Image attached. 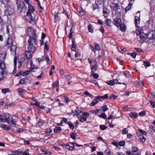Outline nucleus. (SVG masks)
<instances>
[{"mask_svg":"<svg viewBox=\"0 0 155 155\" xmlns=\"http://www.w3.org/2000/svg\"><path fill=\"white\" fill-rule=\"evenodd\" d=\"M14 9L8 5L5 6L4 8V12L5 14L7 16H10L12 14L13 12Z\"/></svg>","mask_w":155,"mask_h":155,"instance_id":"nucleus-1","label":"nucleus"},{"mask_svg":"<svg viewBox=\"0 0 155 155\" xmlns=\"http://www.w3.org/2000/svg\"><path fill=\"white\" fill-rule=\"evenodd\" d=\"M31 14L27 13V15L24 17V20L28 22H34L35 19L33 18L31 15Z\"/></svg>","mask_w":155,"mask_h":155,"instance_id":"nucleus-2","label":"nucleus"},{"mask_svg":"<svg viewBox=\"0 0 155 155\" xmlns=\"http://www.w3.org/2000/svg\"><path fill=\"white\" fill-rule=\"evenodd\" d=\"M13 41L11 38H8L5 46L7 48H8L14 45L13 44Z\"/></svg>","mask_w":155,"mask_h":155,"instance_id":"nucleus-3","label":"nucleus"},{"mask_svg":"<svg viewBox=\"0 0 155 155\" xmlns=\"http://www.w3.org/2000/svg\"><path fill=\"white\" fill-rule=\"evenodd\" d=\"M27 34L29 37H36L35 31L31 28H29L27 29Z\"/></svg>","mask_w":155,"mask_h":155,"instance_id":"nucleus-4","label":"nucleus"},{"mask_svg":"<svg viewBox=\"0 0 155 155\" xmlns=\"http://www.w3.org/2000/svg\"><path fill=\"white\" fill-rule=\"evenodd\" d=\"M103 16L105 18H107L110 12V10L106 7L103 5Z\"/></svg>","mask_w":155,"mask_h":155,"instance_id":"nucleus-5","label":"nucleus"},{"mask_svg":"<svg viewBox=\"0 0 155 155\" xmlns=\"http://www.w3.org/2000/svg\"><path fill=\"white\" fill-rule=\"evenodd\" d=\"M8 48H9L10 50V54L14 56L16 55V50L17 48L16 46L15 45H14Z\"/></svg>","mask_w":155,"mask_h":155,"instance_id":"nucleus-6","label":"nucleus"},{"mask_svg":"<svg viewBox=\"0 0 155 155\" xmlns=\"http://www.w3.org/2000/svg\"><path fill=\"white\" fill-rule=\"evenodd\" d=\"M120 6L119 5V4L118 3H113L112 5L110 6L111 9L115 12H117L118 10L120 9ZM115 13H116V12Z\"/></svg>","mask_w":155,"mask_h":155,"instance_id":"nucleus-7","label":"nucleus"},{"mask_svg":"<svg viewBox=\"0 0 155 155\" xmlns=\"http://www.w3.org/2000/svg\"><path fill=\"white\" fill-rule=\"evenodd\" d=\"M37 39V37H29L28 42L29 44L35 45L36 43Z\"/></svg>","mask_w":155,"mask_h":155,"instance_id":"nucleus-8","label":"nucleus"},{"mask_svg":"<svg viewBox=\"0 0 155 155\" xmlns=\"http://www.w3.org/2000/svg\"><path fill=\"white\" fill-rule=\"evenodd\" d=\"M147 38L152 40L155 38V31H151L147 34Z\"/></svg>","mask_w":155,"mask_h":155,"instance_id":"nucleus-9","label":"nucleus"},{"mask_svg":"<svg viewBox=\"0 0 155 155\" xmlns=\"http://www.w3.org/2000/svg\"><path fill=\"white\" fill-rule=\"evenodd\" d=\"M106 83L109 85L113 86L115 84H122L121 83L118 82L117 79H114V80H110L107 81Z\"/></svg>","mask_w":155,"mask_h":155,"instance_id":"nucleus-10","label":"nucleus"},{"mask_svg":"<svg viewBox=\"0 0 155 155\" xmlns=\"http://www.w3.org/2000/svg\"><path fill=\"white\" fill-rule=\"evenodd\" d=\"M17 122V120L16 119H13L12 117L7 122V123L8 124L11 126L14 127L16 125V123Z\"/></svg>","mask_w":155,"mask_h":155,"instance_id":"nucleus-11","label":"nucleus"},{"mask_svg":"<svg viewBox=\"0 0 155 155\" xmlns=\"http://www.w3.org/2000/svg\"><path fill=\"white\" fill-rule=\"evenodd\" d=\"M139 36L140 38V42L142 43L146 40V38H147V34L142 33Z\"/></svg>","mask_w":155,"mask_h":155,"instance_id":"nucleus-12","label":"nucleus"},{"mask_svg":"<svg viewBox=\"0 0 155 155\" xmlns=\"http://www.w3.org/2000/svg\"><path fill=\"white\" fill-rule=\"evenodd\" d=\"M114 24L116 26H119L121 24V20L120 18H116L114 19Z\"/></svg>","mask_w":155,"mask_h":155,"instance_id":"nucleus-13","label":"nucleus"},{"mask_svg":"<svg viewBox=\"0 0 155 155\" xmlns=\"http://www.w3.org/2000/svg\"><path fill=\"white\" fill-rule=\"evenodd\" d=\"M31 67L30 68V72H35L38 71V68L35 67L33 64V62L31 61L30 63Z\"/></svg>","mask_w":155,"mask_h":155,"instance_id":"nucleus-14","label":"nucleus"},{"mask_svg":"<svg viewBox=\"0 0 155 155\" xmlns=\"http://www.w3.org/2000/svg\"><path fill=\"white\" fill-rule=\"evenodd\" d=\"M28 6V10L27 13L32 14L35 11V8L31 4H29Z\"/></svg>","mask_w":155,"mask_h":155,"instance_id":"nucleus-15","label":"nucleus"},{"mask_svg":"<svg viewBox=\"0 0 155 155\" xmlns=\"http://www.w3.org/2000/svg\"><path fill=\"white\" fill-rule=\"evenodd\" d=\"M70 144L72 145V146H71V145L65 144H63L62 145V146L63 147H65V148L70 150H73L74 148V145H73V143H70Z\"/></svg>","mask_w":155,"mask_h":155,"instance_id":"nucleus-16","label":"nucleus"},{"mask_svg":"<svg viewBox=\"0 0 155 155\" xmlns=\"http://www.w3.org/2000/svg\"><path fill=\"white\" fill-rule=\"evenodd\" d=\"M93 64H94L91 65V69L92 73H94L95 71L97 70V66L96 65V61H93Z\"/></svg>","mask_w":155,"mask_h":155,"instance_id":"nucleus-17","label":"nucleus"},{"mask_svg":"<svg viewBox=\"0 0 155 155\" xmlns=\"http://www.w3.org/2000/svg\"><path fill=\"white\" fill-rule=\"evenodd\" d=\"M29 45L28 46V50L30 52H33L35 50V47L34 45V44H29Z\"/></svg>","mask_w":155,"mask_h":155,"instance_id":"nucleus-18","label":"nucleus"},{"mask_svg":"<svg viewBox=\"0 0 155 155\" xmlns=\"http://www.w3.org/2000/svg\"><path fill=\"white\" fill-rule=\"evenodd\" d=\"M137 135L138 138L141 142L144 143L145 141L146 138L143 135L138 133L137 134Z\"/></svg>","mask_w":155,"mask_h":155,"instance_id":"nucleus-19","label":"nucleus"},{"mask_svg":"<svg viewBox=\"0 0 155 155\" xmlns=\"http://www.w3.org/2000/svg\"><path fill=\"white\" fill-rule=\"evenodd\" d=\"M46 35L43 32L42 33L41 40L40 41L41 42V45H44V42L43 41V39L46 37Z\"/></svg>","mask_w":155,"mask_h":155,"instance_id":"nucleus-20","label":"nucleus"},{"mask_svg":"<svg viewBox=\"0 0 155 155\" xmlns=\"http://www.w3.org/2000/svg\"><path fill=\"white\" fill-rule=\"evenodd\" d=\"M108 96L107 94H106L104 96H97L96 97V99H98L101 101V99H105L106 98H107Z\"/></svg>","mask_w":155,"mask_h":155,"instance_id":"nucleus-21","label":"nucleus"},{"mask_svg":"<svg viewBox=\"0 0 155 155\" xmlns=\"http://www.w3.org/2000/svg\"><path fill=\"white\" fill-rule=\"evenodd\" d=\"M6 53L5 52H3L2 53L0 56V60L2 61H4L6 56Z\"/></svg>","mask_w":155,"mask_h":155,"instance_id":"nucleus-22","label":"nucleus"},{"mask_svg":"<svg viewBox=\"0 0 155 155\" xmlns=\"http://www.w3.org/2000/svg\"><path fill=\"white\" fill-rule=\"evenodd\" d=\"M45 124V123L44 120H39V127H40L41 128L44 129L46 128Z\"/></svg>","mask_w":155,"mask_h":155,"instance_id":"nucleus-23","label":"nucleus"},{"mask_svg":"<svg viewBox=\"0 0 155 155\" xmlns=\"http://www.w3.org/2000/svg\"><path fill=\"white\" fill-rule=\"evenodd\" d=\"M140 14H139V17H138V16H136L135 17V19L134 20V22L135 24V25L136 27H138L137 24H139V22H140Z\"/></svg>","mask_w":155,"mask_h":155,"instance_id":"nucleus-24","label":"nucleus"},{"mask_svg":"<svg viewBox=\"0 0 155 155\" xmlns=\"http://www.w3.org/2000/svg\"><path fill=\"white\" fill-rule=\"evenodd\" d=\"M32 52L28 51H25V54L26 57L28 59H30L32 57L31 53Z\"/></svg>","mask_w":155,"mask_h":155,"instance_id":"nucleus-25","label":"nucleus"},{"mask_svg":"<svg viewBox=\"0 0 155 155\" xmlns=\"http://www.w3.org/2000/svg\"><path fill=\"white\" fill-rule=\"evenodd\" d=\"M5 118V114L4 115H0V121L3 122L5 123L6 122Z\"/></svg>","mask_w":155,"mask_h":155,"instance_id":"nucleus-26","label":"nucleus"},{"mask_svg":"<svg viewBox=\"0 0 155 155\" xmlns=\"http://www.w3.org/2000/svg\"><path fill=\"white\" fill-rule=\"evenodd\" d=\"M120 30L122 32H124L126 28V25L124 24H121L120 25Z\"/></svg>","mask_w":155,"mask_h":155,"instance_id":"nucleus-27","label":"nucleus"},{"mask_svg":"<svg viewBox=\"0 0 155 155\" xmlns=\"http://www.w3.org/2000/svg\"><path fill=\"white\" fill-rule=\"evenodd\" d=\"M130 116L131 117H133L134 118H137L138 116V114L137 113L135 112H131L129 114Z\"/></svg>","mask_w":155,"mask_h":155,"instance_id":"nucleus-28","label":"nucleus"},{"mask_svg":"<svg viewBox=\"0 0 155 155\" xmlns=\"http://www.w3.org/2000/svg\"><path fill=\"white\" fill-rule=\"evenodd\" d=\"M136 34L138 35H140L141 34L144 33L143 30L142 28H140L137 30L136 32Z\"/></svg>","mask_w":155,"mask_h":155,"instance_id":"nucleus-29","label":"nucleus"},{"mask_svg":"<svg viewBox=\"0 0 155 155\" xmlns=\"http://www.w3.org/2000/svg\"><path fill=\"white\" fill-rule=\"evenodd\" d=\"M12 153L15 155H22L23 153L22 152L15 150L13 151L12 152Z\"/></svg>","mask_w":155,"mask_h":155,"instance_id":"nucleus-30","label":"nucleus"},{"mask_svg":"<svg viewBox=\"0 0 155 155\" xmlns=\"http://www.w3.org/2000/svg\"><path fill=\"white\" fill-rule=\"evenodd\" d=\"M105 23L109 27H111V25H110V24L111 23L112 21L111 20L109 19H107L105 20Z\"/></svg>","mask_w":155,"mask_h":155,"instance_id":"nucleus-31","label":"nucleus"},{"mask_svg":"<svg viewBox=\"0 0 155 155\" xmlns=\"http://www.w3.org/2000/svg\"><path fill=\"white\" fill-rule=\"evenodd\" d=\"M132 4L133 3L129 2L128 5L125 8V11L126 12L128 11L131 8Z\"/></svg>","mask_w":155,"mask_h":155,"instance_id":"nucleus-32","label":"nucleus"},{"mask_svg":"<svg viewBox=\"0 0 155 155\" xmlns=\"http://www.w3.org/2000/svg\"><path fill=\"white\" fill-rule=\"evenodd\" d=\"M72 47H71V49L73 51H75L76 50V45L74 43V41L73 40L72 41Z\"/></svg>","mask_w":155,"mask_h":155,"instance_id":"nucleus-33","label":"nucleus"},{"mask_svg":"<svg viewBox=\"0 0 155 155\" xmlns=\"http://www.w3.org/2000/svg\"><path fill=\"white\" fill-rule=\"evenodd\" d=\"M41 150L42 152V154H47L48 155H50L51 154V153L50 152L46 151L42 149H41Z\"/></svg>","mask_w":155,"mask_h":155,"instance_id":"nucleus-34","label":"nucleus"},{"mask_svg":"<svg viewBox=\"0 0 155 155\" xmlns=\"http://www.w3.org/2000/svg\"><path fill=\"white\" fill-rule=\"evenodd\" d=\"M12 117V116H11V115L10 114H9L8 113H6L5 120H6V122L7 121V122L8 121V120L10 119V118H11Z\"/></svg>","mask_w":155,"mask_h":155,"instance_id":"nucleus-35","label":"nucleus"},{"mask_svg":"<svg viewBox=\"0 0 155 155\" xmlns=\"http://www.w3.org/2000/svg\"><path fill=\"white\" fill-rule=\"evenodd\" d=\"M77 135V133L75 132L71 133L70 136L73 139H75Z\"/></svg>","mask_w":155,"mask_h":155,"instance_id":"nucleus-36","label":"nucleus"},{"mask_svg":"<svg viewBox=\"0 0 155 155\" xmlns=\"http://www.w3.org/2000/svg\"><path fill=\"white\" fill-rule=\"evenodd\" d=\"M61 130V127H56L54 129V132L55 133H57L60 132Z\"/></svg>","mask_w":155,"mask_h":155,"instance_id":"nucleus-37","label":"nucleus"},{"mask_svg":"<svg viewBox=\"0 0 155 155\" xmlns=\"http://www.w3.org/2000/svg\"><path fill=\"white\" fill-rule=\"evenodd\" d=\"M30 73V70H29L22 72L21 75L23 76H25L28 75Z\"/></svg>","mask_w":155,"mask_h":155,"instance_id":"nucleus-38","label":"nucleus"},{"mask_svg":"<svg viewBox=\"0 0 155 155\" xmlns=\"http://www.w3.org/2000/svg\"><path fill=\"white\" fill-rule=\"evenodd\" d=\"M59 85V82L57 81L55 82L52 83V86L53 87H58Z\"/></svg>","mask_w":155,"mask_h":155,"instance_id":"nucleus-39","label":"nucleus"},{"mask_svg":"<svg viewBox=\"0 0 155 155\" xmlns=\"http://www.w3.org/2000/svg\"><path fill=\"white\" fill-rule=\"evenodd\" d=\"M95 50L99 51L100 50V47L99 45L97 44L96 43H94Z\"/></svg>","mask_w":155,"mask_h":155,"instance_id":"nucleus-40","label":"nucleus"},{"mask_svg":"<svg viewBox=\"0 0 155 155\" xmlns=\"http://www.w3.org/2000/svg\"><path fill=\"white\" fill-rule=\"evenodd\" d=\"M5 68V64L1 62H0V70H4Z\"/></svg>","mask_w":155,"mask_h":155,"instance_id":"nucleus-41","label":"nucleus"},{"mask_svg":"<svg viewBox=\"0 0 155 155\" xmlns=\"http://www.w3.org/2000/svg\"><path fill=\"white\" fill-rule=\"evenodd\" d=\"M91 75L93 77L94 79H97L99 77V75L98 74L94 73H92Z\"/></svg>","mask_w":155,"mask_h":155,"instance_id":"nucleus-42","label":"nucleus"},{"mask_svg":"<svg viewBox=\"0 0 155 155\" xmlns=\"http://www.w3.org/2000/svg\"><path fill=\"white\" fill-rule=\"evenodd\" d=\"M2 127L5 130H9L11 128L9 126H6L5 124H2Z\"/></svg>","mask_w":155,"mask_h":155,"instance_id":"nucleus-43","label":"nucleus"},{"mask_svg":"<svg viewBox=\"0 0 155 155\" xmlns=\"http://www.w3.org/2000/svg\"><path fill=\"white\" fill-rule=\"evenodd\" d=\"M143 64L145 67H149L150 65V63L148 61H145L143 62Z\"/></svg>","mask_w":155,"mask_h":155,"instance_id":"nucleus-44","label":"nucleus"},{"mask_svg":"<svg viewBox=\"0 0 155 155\" xmlns=\"http://www.w3.org/2000/svg\"><path fill=\"white\" fill-rule=\"evenodd\" d=\"M10 91V90L9 88H4L2 89V92L4 94H6L7 92H9Z\"/></svg>","mask_w":155,"mask_h":155,"instance_id":"nucleus-45","label":"nucleus"},{"mask_svg":"<svg viewBox=\"0 0 155 155\" xmlns=\"http://www.w3.org/2000/svg\"><path fill=\"white\" fill-rule=\"evenodd\" d=\"M68 124L69 126V127L71 129H73L74 128V125L72 124L70 121H69L68 122Z\"/></svg>","mask_w":155,"mask_h":155,"instance_id":"nucleus-46","label":"nucleus"},{"mask_svg":"<svg viewBox=\"0 0 155 155\" xmlns=\"http://www.w3.org/2000/svg\"><path fill=\"white\" fill-rule=\"evenodd\" d=\"M42 60H44L45 59L47 62L49 61L50 59L49 58V57L48 56H46L45 54L44 56L42 57Z\"/></svg>","mask_w":155,"mask_h":155,"instance_id":"nucleus-47","label":"nucleus"},{"mask_svg":"<svg viewBox=\"0 0 155 155\" xmlns=\"http://www.w3.org/2000/svg\"><path fill=\"white\" fill-rule=\"evenodd\" d=\"M100 117H102L104 119H105L107 116L105 113H103L101 115H97Z\"/></svg>","mask_w":155,"mask_h":155,"instance_id":"nucleus-48","label":"nucleus"},{"mask_svg":"<svg viewBox=\"0 0 155 155\" xmlns=\"http://www.w3.org/2000/svg\"><path fill=\"white\" fill-rule=\"evenodd\" d=\"M136 84L140 87H142L143 85V82L141 81H137L136 82Z\"/></svg>","mask_w":155,"mask_h":155,"instance_id":"nucleus-49","label":"nucleus"},{"mask_svg":"<svg viewBox=\"0 0 155 155\" xmlns=\"http://www.w3.org/2000/svg\"><path fill=\"white\" fill-rule=\"evenodd\" d=\"M17 60V58L15 56L14 57V71L15 70V69H16V61Z\"/></svg>","mask_w":155,"mask_h":155,"instance_id":"nucleus-50","label":"nucleus"},{"mask_svg":"<svg viewBox=\"0 0 155 155\" xmlns=\"http://www.w3.org/2000/svg\"><path fill=\"white\" fill-rule=\"evenodd\" d=\"M24 1L25 2H24V5L26 7L29 4H31L29 0H24Z\"/></svg>","mask_w":155,"mask_h":155,"instance_id":"nucleus-51","label":"nucleus"},{"mask_svg":"<svg viewBox=\"0 0 155 155\" xmlns=\"http://www.w3.org/2000/svg\"><path fill=\"white\" fill-rule=\"evenodd\" d=\"M32 99L35 102V105H37L38 107L39 106V103L38 102V100L36 99L35 97H32Z\"/></svg>","mask_w":155,"mask_h":155,"instance_id":"nucleus-52","label":"nucleus"},{"mask_svg":"<svg viewBox=\"0 0 155 155\" xmlns=\"http://www.w3.org/2000/svg\"><path fill=\"white\" fill-rule=\"evenodd\" d=\"M0 74L1 75L4 76H5L6 74V71L3 70L0 71Z\"/></svg>","mask_w":155,"mask_h":155,"instance_id":"nucleus-53","label":"nucleus"},{"mask_svg":"<svg viewBox=\"0 0 155 155\" xmlns=\"http://www.w3.org/2000/svg\"><path fill=\"white\" fill-rule=\"evenodd\" d=\"M100 128L101 130H104L107 128V127L104 125H101L100 126Z\"/></svg>","mask_w":155,"mask_h":155,"instance_id":"nucleus-54","label":"nucleus"},{"mask_svg":"<svg viewBox=\"0 0 155 155\" xmlns=\"http://www.w3.org/2000/svg\"><path fill=\"white\" fill-rule=\"evenodd\" d=\"M92 26L91 25H89L88 26V28L89 31L91 33H92L93 32V29L92 28Z\"/></svg>","mask_w":155,"mask_h":155,"instance_id":"nucleus-55","label":"nucleus"},{"mask_svg":"<svg viewBox=\"0 0 155 155\" xmlns=\"http://www.w3.org/2000/svg\"><path fill=\"white\" fill-rule=\"evenodd\" d=\"M138 130L139 132L141 133L144 135H145L147 134V132L146 131H144L143 130L140 129H138Z\"/></svg>","mask_w":155,"mask_h":155,"instance_id":"nucleus-56","label":"nucleus"},{"mask_svg":"<svg viewBox=\"0 0 155 155\" xmlns=\"http://www.w3.org/2000/svg\"><path fill=\"white\" fill-rule=\"evenodd\" d=\"M72 28H71L70 30V32L69 34V38L70 39H71L73 36L72 33H73V31H72Z\"/></svg>","mask_w":155,"mask_h":155,"instance_id":"nucleus-57","label":"nucleus"},{"mask_svg":"<svg viewBox=\"0 0 155 155\" xmlns=\"http://www.w3.org/2000/svg\"><path fill=\"white\" fill-rule=\"evenodd\" d=\"M118 144L120 146H124L125 145V142L124 141H120L118 143Z\"/></svg>","mask_w":155,"mask_h":155,"instance_id":"nucleus-58","label":"nucleus"},{"mask_svg":"<svg viewBox=\"0 0 155 155\" xmlns=\"http://www.w3.org/2000/svg\"><path fill=\"white\" fill-rule=\"evenodd\" d=\"M105 153L106 154V155H111L112 154L110 151L109 149L106 150L105 151Z\"/></svg>","mask_w":155,"mask_h":155,"instance_id":"nucleus-59","label":"nucleus"},{"mask_svg":"<svg viewBox=\"0 0 155 155\" xmlns=\"http://www.w3.org/2000/svg\"><path fill=\"white\" fill-rule=\"evenodd\" d=\"M86 120L87 118L86 117H81L79 119L80 121L81 122H83L84 121H86Z\"/></svg>","mask_w":155,"mask_h":155,"instance_id":"nucleus-60","label":"nucleus"},{"mask_svg":"<svg viewBox=\"0 0 155 155\" xmlns=\"http://www.w3.org/2000/svg\"><path fill=\"white\" fill-rule=\"evenodd\" d=\"M17 91L19 92L24 93L25 91V90L21 88H19L17 89Z\"/></svg>","mask_w":155,"mask_h":155,"instance_id":"nucleus-61","label":"nucleus"},{"mask_svg":"<svg viewBox=\"0 0 155 155\" xmlns=\"http://www.w3.org/2000/svg\"><path fill=\"white\" fill-rule=\"evenodd\" d=\"M146 114L145 111H143L139 113V115L140 116L142 117L144 116Z\"/></svg>","mask_w":155,"mask_h":155,"instance_id":"nucleus-62","label":"nucleus"},{"mask_svg":"<svg viewBox=\"0 0 155 155\" xmlns=\"http://www.w3.org/2000/svg\"><path fill=\"white\" fill-rule=\"evenodd\" d=\"M22 155H29V151L28 149L26 150L24 152H22Z\"/></svg>","mask_w":155,"mask_h":155,"instance_id":"nucleus-63","label":"nucleus"},{"mask_svg":"<svg viewBox=\"0 0 155 155\" xmlns=\"http://www.w3.org/2000/svg\"><path fill=\"white\" fill-rule=\"evenodd\" d=\"M126 155H139V154H136L135 153H133L132 154V153L130 151H127V152Z\"/></svg>","mask_w":155,"mask_h":155,"instance_id":"nucleus-64","label":"nucleus"}]
</instances>
